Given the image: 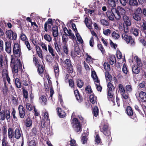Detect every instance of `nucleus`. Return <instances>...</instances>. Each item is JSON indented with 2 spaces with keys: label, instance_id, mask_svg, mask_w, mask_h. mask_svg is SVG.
<instances>
[{
  "label": "nucleus",
  "instance_id": "3c124183",
  "mask_svg": "<svg viewBox=\"0 0 146 146\" xmlns=\"http://www.w3.org/2000/svg\"><path fill=\"white\" fill-rule=\"evenodd\" d=\"M38 73L39 74H42L43 72V68L42 65H39L37 66Z\"/></svg>",
  "mask_w": 146,
  "mask_h": 146
},
{
  "label": "nucleus",
  "instance_id": "a19ab883",
  "mask_svg": "<svg viewBox=\"0 0 146 146\" xmlns=\"http://www.w3.org/2000/svg\"><path fill=\"white\" fill-rule=\"evenodd\" d=\"M76 33V35L78 41L81 44L83 43V41L81 36L77 32Z\"/></svg>",
  "mask_w": 146,
  "mask_h": 146
},
{
  "label": "nucleus",
  "instance_id": "a18cd8bd",
  "mask_svg": "<svg viewBox=\"0 0 146 146\" xmlns=\"http://www.w3.org/2000/svg\"><path fill=\"white\" fill-rule=\"evenodd\" d=\"M129 4L130 5L132 6H137L138 5L137 0H129Z\"/></svg>",
  "mask_w": 146,
  "mask_h": 146
},
{
  "label": "nucleus",
  "instance_id": "bf43d9fd",
  "mask_svg": "<svg viewBox=\"0 0 146 146\" xmlns=\"http://www.w3.org/2000/svg\"><path fill=\"white\" fill-rule=\"evenodd\" d=\"M46 122V120H44L43 119H42V120L41 122L40 123V125L41 127L42 128L45 127L47 125H48L50 123H48Z\"/></svg>",
  "mask_w": 146,
  "mask_h": 146
},
{
  "label": "nucleus",
  "instance_id": "b1692460",
  "mask_svg": "<svg viewBox=\"0 0 146 146\" xmlns=\"http://www.w3.org/2000/svg\"><path fill=\"white\" fill-rule=\"evenodd\" d=\"M139 31V30L138 29L132 27H131L130 30V33L135 36H137L138 35Z\"/></svg>",
  "mask_w": 146,
  "mask_h": 146
},
{
  "label": "nucleus",
  "instance_id": "a211bd4d",
  "mask_svg": "<svg viewBox=\"0 0 146 146\" xmlns=\"http://www.w3.org/2000/svg\"><path fill=\"white\" fill-rule=\"evenodd\" d=\"M118 0H108L107 4L108 7L111 9L112 8H113V7L115 6V3Z\"/></svg>",
  "mask_w": 146,
  "mask_h": 146
},
{
  "label": "nucleus",
  "instance_id": "f03ea898",
  "mask_svg": "<svg viewBox=\"0 0 146 146\" xmlns=\"http://www.w3.org/2000/svg\"><path fill=\"white\" fill-rule=\"evenodd\" d=\"M112 11L115 12V18L117 20H120L121 17L125 15L126 11L125 9L120 6H118L116 8L112 9Z\"/></svg>",
  "mask_w": 146,
  "mask_h": 146
},
{
  "label": "nucleus",
  "instance_id": "5fc2aeb1",
  "mask_svg": "<svg viewBox=\"0 0 146 146\" xmlns=\"http://www.w3.org/2000/svg\"><path fill=\"white\" fill-rule=\"evenodd\" d=\"M95 141L96 144H98L99 143H101V139L100 137L97 134L95 138ZM101 144V143H100Z\"/></svg>",
  "mask_w": 146,
  "mask_h": 146
},
{
  "label": "nucleus",
  "instance_id": "2eb2a0df",
  "mask_svg": "<svg viewBox=\"0 0 146 146\" xmlns=\"http://www.w3.org/2000/svg\"><path fill=\"white\" fill-rule=\"evenodd\" d=\"M5 50L8 54H10L11 53L12 47L11 42L9 41L5 42Z\"/></svg>",
  "mask_w": 146,
  "mask_h": 146
},
{
  "label": "nucleus",
  "instance_id": "4d7b16f0",
  "mask_svg": "<svg viewBox=\"0 0 146 146\" xmlns=\"http://www.w3.org/2000/svg\"><path fill=\"white\" fill-rule=\"evenodd\" d=\"M111 33V31L109 29H107L104 30L103 33L106 36H108L110 35Z\"/></svg>",
  "mask_w": 146,
  "mask_h": 146
},
{
  "label": "nucleus",
  "instance_id": "4468645a",
  "mask_svg": "<svg viewBox=\"0 0 146 146\" xmlns=\"http://www.w3.org/2000/svg\"><path fill=\"white\" fill-rule=\"evenodd\" d=\"M126 111L127 115L129 116L130 117L136 121L137 118L135 115H133V111L131 108L130 106L127 107Z\"/></svg>",
  "mask_w": 146,
  "mask_h": 146
},
{
  "label": "nucleus",
  "instance_id": "9d476101",
  "mask_svg": "<svg viewBox=\"0 0 146 146\" xmlns=\"http://www.w3.org/2000/svg\"><path fill=\"white\" fill-rule=\"evenodd\" d=\"M142 14V10L141 8L139 7L137 9L136 12L133 14V17L135 21H140L141 20Z\"/></svg>",
  "mask_w": 146,
  "mask_h": 146
},
{
  "label": "nucleus",
  "instance_id": "58836bf2",
  "mask_svg": "<svg viewBox=\"0 0 146 146\" xmlns=\"http://www.w3.org/2000/svg\"><path fill=\"white\" fill-rule=\"evenodd\" d=\"M101 24L104 26L107 27L109 26V22L105 19H102L100 20Z\"/></svg>",
  "mask_w": 146,
  "mask_h": 146
},
{
  "label": "nucleus",
  "instance_id": "338daca9",
  "mask_svg": "<svg viewBox=\"0 0 146 146\" xmlns=\"http://www.w3.org/2000/svg\"><path fill=\"white\" fill-rule=\"evenodd\" d=\"M83 82L81 80H78L77 81V85L79 88H81L83 86Z\"/></svg>",
  "mask_w": 146,
  "mask_h": 146
},
{
  "label": "nucleus",
  "instance_id": "f704fd0d",
  "mask_svg": "<svg viewBox=\"0 0 146 146\" xmlns=\"http://www.w3.org/2000/svg\"><path fill=\"white\" fill-rule=\"evenodd\" d=\"M118 88L121 95L125 94V90L124 89L123 86L121 84H119V85Z\"/></svg>",
  "mask_w": 146,
  "mask_h": 146
},
{
  "label": "nucleus",
  "instance_id": "0eeeda50",
  "mask_svg": "<svg viewBox=\"0 0 146 146\" xmlns=\"http://www.w3.org/2000/svg\"><path fill=\"white\" fill-rule=\"evenodd\" d=\"M122 33V37L123 39L124 40L127 44H129L131 46H134L135 44V42L134 39L130 36L128 35V32H125Z\"/></svg>",
  "mask_w": 146,
  "mask_h": 146
},
{
  "label": "nucleus",
  "instance_id": "0e129e2a",
  "mask_svg": "<svg viewBox=\"0 0 146 146\" xmlns=\"http://www.w3.org/2000/svg\"><path fill=\"white\" fill-rule=\"evenodd\" d=\"M16 111L15 109L13 108V111L11 113L12 116L15 121L17 120V118L15 116Z\"/></svg>",
  "mask_w": 146,
  "mask_h": 146
},
{
  "label": "nucleus",
  "instance_id": "9b49d317",
  "mask_svg": "<svg viewBox=\"0 0 146 146\" xmlns=\"http://www.w3.org/2000/svg\"><path fill=\"white\" fill-rule=\"evenodd\" d=\"M13 55L17 57H19L21 54L20 45L18 43H15L13 48Z\"/></svg>",
  "mask_w": 146,
  "mask_h": 146
},
{
  "label": "nucleus",
  "instance_id": "4c0bfd02",
  "mask_svg": "<svg viewBox=\"0 0 146 146\" xmlns=\"http://www.w3.org/2000/svg\"><path fill=\"white\" fill-rule=\"evenodd\" d=\"M44 39L46 41L48 42H50L52 40V37L50 35L47 34H46L44 36Z\"/></svg>",
  "mask_w": 146,
  "mask_h": 146
},
{
  "label": "nucleus",
  "instance_id": "aec40b11",
  "mask_svg": "<svg viewBox=\"0 0 146 146\" xmlns=\"http://www.w3.org/2000/svg\"><path fill=\"white\" fill-rule=\"evenodd\" d=\"M4 32L2 29L0 28V36H3ZM4 50V43L2 40L0 39V52L3 51Z\"/></svg>",
  "mask_w": 146,
  "mask_h": 146
},
{
  "label": "nucleus",
  "instance_id": "2f4dec72",
  "mask_svg": "<svg viewBox=\"0 0 146 146\" xmlns=\"http://www.w3.org/2000/svg\"><path fill=\"white\" fill-rule=\"evenodd\" d=\"M111 35L113 39L115 40L118 39L120 37L119 34L114 31L112 32Z\"/></svg>",
  "mask_w": 146,
  "mask_h": 146
},
{
  "label": "nucleus",
  "instance_id": "37998d69",
  "mask_svg": "<svg viewBox=\"0 0 146 146\" xmlns=\"http://www.w3.org/2000/svg\"><path fill=\"white\" fill-rule=\"evenodd\" d=\"M42 119L46 120L47 123H50V120L49 119L48 113L47 112H45L44 115V119Z\"/></svg>",
  "mask_w": 146,
  "mask_h": 146
},
{
  "label": "nucleus",
  "instance_id": "f3484780",
  "mask_svg": "<svg viewBox=\"0 0 146 146\" xmlns=\"http://www.w3.org/2000/svg\"><path fill=\"white\" fill-rule=\"evenodd\" d=\"M18 110L20 117L23 118L24 117L25 115V110L23 106L20 105L18 107Z\"/></svg>",
  "mask_w": 146,
  "mask_h": 146
},
{
  "label": "nucleus",
  "instance_id": "bb28decb",
  "mask_svg": "<svg viewBox=\"0 0 146 146\" xmlns=\"http://www.w3.org/2000/svg\"><path fill=\"white\" fill-rule=\"evenodd\" d=\"M139 97L143 102H146V94L143 91H141L139 94Z\"/></svg>",
  "mask_w": 146,
  "mask_h": 146
},
{
  "label": "nucleus",
  "instance_id": "f257e3e1",
  "mask_svg": "<svg viewBox=\"0 0 146 146\" xmlns=\"http://www.w3.org/2000/svg\"><path fill=\"white\" fill-rule=\"evenodd\" d=\"M13 57V55H12L11 57V66L14 77L17 75L18 70L22 69V65L19 60L17 59L15 61Z\"/></svg>",
  "mask_w": 146,
  "mask_h": 146
},
{
  "label": "nucleus",
  "instance_id": "6ab92c4d",
  "mask_svg": "<svg viewBox=\"0 0 146 146\" xmlns=\"http://www.w3.org/2000/svg\"><path fill=\"white\" fill-rule=\"evenodd\" d=\"M52 32L54 37H57L58 34V29L57 26L54 25L52 27Z\"/></svg>",
  "mask_w": 146,
  "mask_h": 146
},
{
  "label": "nucleus",
  "instance_id": "e433bc0d",
  "mask_svg": "<svg viewBox=\"0 0 146 146\" xmlns=\"http://www.w3.org/2000/svg\"><path fill=\"white\" fill-rule=\"evenodd\" d=\"M54 69L55 75L56 77L58 76L59 72V67L58 65L54 66Z\"/></svg>",
  "mask_w": 146,
  "mask_h": 146
},
{
  "label": "nucleus",
  "instance_id": "423d86ee",
  "mask_svg": "<svg viewBox=\"0 0 146 146\" xmlns=\"http://www.w3.org/2000/svg\"><path fill=\"white\" fill-rule=\"evenodd\" d=\"M122 33V37L123 39L124 40L127 44H129L131 46H134L135 44V42L134 39L130 36L128 35V32H125Z\"/></svg>",
  "mask_w": 146,
  "mask_h": 146
},
{
  "label": "nucleus",
  "instance_id": "ea45409f",
  "mask_svg": "<svg viewBox=\"0 0 146 146\" xmlns=\"http://www.w3.org/2000/svg\"><path fill=\"white\" fill-rule=\"evenodd\" d=\"M26 107L27 109L29 111H31L34 109V108H35V107L29 103H27L26 104Z\"/></svg>",
  "mask_w": 146,
  "mask_h": 146
},
{
  "label": "nucleus",
  "instance_id": "7ed1b4c3",
  "mask_svg": "<svg viewBox=\"0 0 146 146\" xmlns=\"http://www.w3.org/2000/svg\"><path fill=\"white\" fill-rule=\"evenodd\" d=\"M100 130L104 135L107 136L108 138H110V132L108 129V124L106 122L102 121L101 122Z\"/></svg>",
  "mask_w": 146,
  "mask_h": 146
},
{
  "label": "nucleus",
  "instance_id": "7c9ffc66",
  "mask_svg": "<svg viewBox=\"0 0 146 146\" xmlns=\"http://www.w3.org/2000/svg\"><path fill=\"white\" fill-rule=\"evenodd\" d=\"M91 76L95 82L98 83H99V80L98 79L97 76L95 72H92Z\"/></svg>",
  "mask_w": 146,
  "mask_h": 146
},
{
  "label": "nucleus",
  "instance_id": "69168bd1",
  "mask_svg": "<svg viewBox=\"0 0 146 146\" xmlns=\"http://www.w3.org/2000/svg\"><path fill=\"white\" fill-rule=\"evenodd\" d=\"M8 142L6 139L4 137H3L2 140V146H7Z\"/></svg>",
  "mask_w": 146,
  "mask_h": 146
},
{
  "label": "nucleus",
  "instance_id": "6e6d98bb",
  "mask_svg": "<svg viewBox=\"0 0 146 146\" xmlns=\"http://www.w3.org/2000/svg\"><path fill=\"white\" fill-rule=\"evenodd\" d=\"M123 99H125L126 101L128 102L130 101V98L128 94H124L121 95Z\"/></svg>",
  "mask_w": 146,
  "mask_h": 146
},
{
  "label": "nucleus",
  "instance_id": "052dcab7",
  "mask_svg": "<svg viewBox=\"0 0 146 146\" xmlns=\"http://www.w3.org/2000/svg\"><path fill=\"white\" fill-rule=\"evenodd\" d=\"M2 76L3 78L4 79H5L6 77L8 76V72L6 70H3L2 72Z\"/></svg>",
  "mask_w": 146,
  "mask_h": 146
},
{
  "label": "nucleus",
  "instance_id": "49530a36",
  "mask_svg": "<svg viewBox=\"0 0 146 146\" xmlns=\"http://www.w3.org/2000/svg\"><path fill=\"white\" fill-rule=\"evenodd\" d=\"M125 88L126 91L127 93H131L133 90V89L131 85H126L125 87Z\"/></svg>",
  "mask_w": 146,
  "mask_h": 146
},
{
  "label": "nucleus",
  "instance_id": "864d4df0",
  "mask_svg": "<svg viewBox=\"0 0 146 146\" xmlns=\"http://www.w3.org/2000/svg\"><path fill=\"white\" fill-rule=\"evenodd\" d=\"M54 47L57 52L59 54L61 53L60 50V46L58 45L57 42H55L54 43Z\"/></svg>",
  "mask_w": 146,
  "mask_h": 146
},
{
  "label": "nucleus",
  "instance_id": "6e6552de",
  "mask_svg": "<svg viewBox=\"0 0 146 146\" xmlns=\"http://www.w3.org/2000/svg\"><path fill=\"white\" fill-rule=\"evenodd\" d=\"M71 123L73 127L76 132L80 133L82 129L80 123L77 118H73Z\"/></svg>",
  "mask_w": 146,
  "mask_h": 146
},
{
  "label": "nucleus",
  "instance_id": "f8f14e48",
  "mask_svg": "<svg viewBox=\"0 0 146 146\" xmlns=\"http://www.w3.org/2000/svg\"><path fill=\"white\" fill-rule=\"evenodd\" d=\"M65 65L66 66L67 68V69L69 73H72L73 72V67L71 64L70 60L68 58L66 59L64 62Z\"/></svg>",
  "mask_w": 146,
  "mask_h": 146
},
{
  "label": "nucleus",
  "instance_id": "8fccbe9b",
  "mask_svg": "<svg viewBox=\"0 0 146 146\" xmlns=\"http://www.w3.org/2000/svg\"><path fill=\"white\" fill-rule=\"evenodd\" d=\"M122 72L125 74H127L128 72L127 67L126 64H124L122 68Z\"/></svg>",
  "mask_w": 146,
  "mask_h": 146
},
{
  "label": "nucleus",
  "instance_id": "20e7f679",
  "mask_svg": "<svg viewBox=\"0 0 146 146\" xmlns=\"http://www.w3.org/2000/svg\"><path fill=\"white\" fill-rule=\"evenodd\" d=\"M107 86V94L108 96V99L109 100L111 101L113 103H114L113 105H114L113 91L114 89L115 88L112 84L110 82H108Z\"/></svg>",
  "mask_w": 146,
  "mask_h": 146
},
{
  "label": "nucleus",
  "instance_id": "cd10ccee",
  "mask_svg": "<svg viewBox=\"0 0 146 146\" xmlns=\"http://www.w3.org/2000/svg\"><path fill=\"white\" fill-rule=\"evenodd\" d=\"M21 132L19 129L17 128L15 131V137L17 139H19L21 137Z\"/></svg>",
  "mask_w": 146,
  "mask_h": 146
},
{
  "label": "nucleus",
  "instance_id": "c756f323",
  "mask_svg": "<svg viewBox=\"0 0 146 146\" xmlns=\"http://www.w3.org/2000/svg\"><path fill=\"white\" fill-rule=\"evenodd\" d=\"M40 101L42 105H45L47 102V99L45 96L42 95L39 98Z\"/></svg>",
  "mask_w": 146,
  "mask_h": 146
},
{
  "label": "nucleus",
  "instance_id": "a878e982",
  "mask_svg": "<svg viewBox=\"0 0 146 146\" xmlns=\"http://www.w3.org/2000/svg\"><path fill=\"white\" fill-rule=\"evenodd\" d=\"M132 70L133 73L135 74H138L140 71L139 67L136 65L132 67Z\"/></svg>",
  "mask_w": 146,
  "mask_h": 146
},
{
  "label": "nucleus",
  "instance_id": "13d9d810",
  "mask_svg": "<svg viewBox=\"0 0 146 146\" xmlns=\"http://www.w3.org/2000/svg\"><path fill=\"white\" fill-rule=\"evenodd\" d=\"M88 134V133H86V135L83 136L81 140L83 144H85L86 143L87 141V138L86 135H87Z\"/></svg>",
  "mask_w": 146,
  "mask_h": 146
},
{
  "label": "nucleus",
  "instance_id": "473e14b6",
  "mask_svg": "<svg viewBox=\"0 0 146 146\" xmlns=\"http://www.w3.org/2000/svg\"><path fill=\"white\" fill-rule=\"evenodd\" d=\"M84 22L87 27L90 29L91 27V23L90 20L86 17L85 19Z\"/></svg>",
  "mask_w": 146,
  "mask_h": 146
},
{
  "label": "nucleus",
  "instance_id": "412c9836",
  "mask_svg": "<svg viewBox=\"0 0 146 146\" xmlns=\"http://www.w3.org/2000/svg\"><path fill=\"white\" fill-rule=\"evenodd\" d=\"M3 112L5 119L6 118L8 122H9L11 120L10 111L8 110H6L3 111Z\"/></svg>",
  "mask_w": 146,
  "mask_h": 146
},
{
  "label": "nucleus",
  "instance_id": "393cba45",
  "mask_svg": "<svg viewBox=\"0 0 146 146\" xmlns=\"http://www.w3.org/2000/svg\"><path fill=\"white\" fill-rule=\"evenodd\" d=\"M62 46L64 52L66 54H68L69 50L66 42H64L62 44Z\"/></svg>",
  "mask_w": 146,
  "mask_h": 146
},
{
  "label": "nucleus",
  "instance_id": "1a4fd4ad",
  "mask_svg": "<svg viewBox=\"0 0 146 146\" xmlns=\"http://www.w3.org/2000/svg\"><path fill=\"white\" fill-rule=\"evenodd\" d=\"M122 17L124 21V31L125 32H128L129 29V27L131 25V21L130 20L129 17L126 15L123 16Z\"/></svg>",
  "mask_w": 146,
  "mask_h": 146
},
{
  "label": "nucleus",
  "instance_id": "c85d7f7f",
  "mask_svg": "<svg viewBox=\"0 0 146 146\" xmlns=\"http://www.w3.org/2000/svg\"><path fill=\"white\" fill-rule=\"evenodd\" d=\"M133 60L136 62L137 64V66L139 67H141L142 66L143 64L141 62V60L138 58L137 56H136L134 57Z\"/></svg>",
  "mask_w": 146,
  "mask_h": 146
},
{
  "label": "nucleus",
  "instance_id": "79ce46f5",
  "mask_svg": "<svg viewBox=\"0 0 146 146\" xmlns=\"http://www.w3.org/2000/svg\"><path fill=\"white\" fill-rule=\"evenodd\" d=\"M25 123L27 127H30L32 125V121L29 118H28L26 120Z\"/></svg>",
  "mask_w": 146,
  "mask_h": 146
},
{
  "label": "nucleus",
  "instance_id": "de8ad7c7",
  "mask_svg": "<svg viewBox=\"0 0 146 146\" xmlns=\"http://www.w3.org/2000/svg\"><path fill=\"white\" fill-rule=\"evenodd\" d=\"M93 112L95 116L96 117L98 116V110L97 106H95L94 108Z\"/></svg>",
  "mask_w": 146,
  "mask_h": 146
},
{
  "label": "nucleus",
  "instance_id": "e2e57ef3",
  "mask_svg": "<svg viewBox=\"0 0 146 146\" xmlns=\"http://www.w3.org/2000/svg\"><path fill=\"white\" fill-rule=\"evenodd\" d=\"M23 96L26 99H27L28 98V92L25 88L23 89Z\"/></svg>",
  "mask_w": 146,
  "mask_h": 146
},
{
  "label": "nucleus",
  "instance_id": "680f3d73",
  "mask_svg": "<svg viewBox=\"0 0 146 146\" xmlns=\"http://www.w3.org/2000/svg\"><path fill=\"white\" fill-rule=\"evenodd\" d=\"M104 66V68L106 70L108 71L110 70V65L107 62H105Z\"/></svg>",
  "mask_w": 146,
  "mask_h": 146
},
{
  "label": "nucleus",
  "instance_id": "5701e85b",
  "mask_svg": "<svg viewBox=\"0 0 146 146\" xmlns=\"http://www.w3.org/2000/svg\"><path fill=\"white\" fill-rule=\"evenodd\" d=\"M74 94L77 100L79 102H81L82 100V98L81 96L77 90H76L74 91Z\"/></svg>",
  "mask_w": 146,
  "mask_h": 146
},
{
  "label": "nucleus",
  "instance_id": "39448f33",
  "mask_svg": "<svg viewBox=\"0 0 146 146\" xmlns=\"http://www.w3.org/2000/svg\"><path fill=\"white\" fill-rule=\"evenodd\" d=\"M122 33V37L123 39L124 40L127 44H129L131 46H134L135 44V42L134 39L130 36L128 35V32H125Z\"/></svg>",
  "mask_w": 146,
  "mask_h": 146
},
{
  "label": "nucleus",
  "instance_id": "dca6fc26",
  "mask_svg": "<svg viewBox=\"0 0 146 146\" xmlns=\"http://www.w3.org/2000/svg\"><path fill=\"white\" fill-rule=\"evenodd\" d=\"M112 8L111 11H108L106 13V15L107 17L109 20L111 21H113L114 20V17H115V12H113L112 9Z\"/></svg>",
  "mask_w": 146,
  "mask_h": 146
},
{
  "label": "nucleus",
  "instance_id": "09e8293b",
  "mask_svg": "<svg viewBox=\"0 0 146 146\" xmlns=\"http://www.w3.org/2000/svg\"><path fill=\"white\" fill-rule=\"evenodd\" d=\"M109 59V62L111 65H113L115 62V58L114 56H112Z\"/></svg>",
  "mask_w": 146,
  "mask_h": 146
},
{
  "label": "nucleus",
  "instance_id": "c9c22d12",
  "mask_svg": "<svg viewBox=\"0 0 146 146\" xmlns=\"http://www.w3.org/2000/svg\"><path fill=\"white\" fill-rule=\"evenodd\" d=\"M15 84L16 87L18 88H20L21 87L20 80L18 78H16L15 79Z\"/></svg>",
  "mask_w": 146,
  "mask_h": 146
},
{
  "label": "nucleus",
  "instance_id": "72a5a7b5",
  "mask_svg": "<svg viewBox=\"0 0 146 146\" xmlns=\"http://www.w3.org/2000/svg\"><path fill=\"white\" fill-rule=\"evenodd\" d=\"M48 50L49 52L51 54L52 56H55L54 50L52 47L51 44L48 45Z\"/></svg>",
  "mask_w": 146,
  "mask_h": 146
},
{
  "label": "nucleus",
  "instance_id": "774afa93",
  "mask_svg": "<svg viewBox=\"0 0 146 146\" xmlns=\"http://www.w3.org/2000/svg\"><path fill=\"white\" fill-rule=\"evenodd\" d=\"M40 45L42 47V50L46 52L48 51L46 45L44 43L42 42Z\"/></svg>",
  "mask_w": 146,
  "mask_h": 146
},
{
  "label": "nucleus",
  "instance_id": "ddd939ff",
  "mask_svg": "<svg viewBox=\"0 0 146 146\" xmlns=\"http://www.w3.org/2000/svg\"><path fill=\"white\" fill-rule=\"evenodd\" d=\"M6 34L7 37L9 39L13 40H16L17 37V34L11 30H9L6 31Z\"/></svg>",
  "mask_w": 146,
  "mask_h": 146
},
{
  "label": "nucleus",
  "instance_id": "c03bdc74",
  "mask_svg": "<svg viewBox=\"0 0 146 146\" xmlns=\"http://www.w3.org/2000/svg\"><path fill=\"white\" fill-rule=\"evenodd\" d=\"M90 102L92 104H94L96 100V97L94 95H91L90 96Z\"/></svg>",
  "mask_w": 146,
  "mask_h": 146
},
{
  "label": "nucleus",
  "instance_id": "4be33fe9",
  "mask_svg": "<svg viewBox=\"0 0 146 146\" xmlns=\"http://www.w3.org/2000/svg\"><path fill=\"white\" fill-rule=\"evenodd\" d=\"M57 111L58 115L60 118H63L65 117V113L60 108H57Z\"/></svg>",
  "mask_w": 146,
  "mask_h": 146
},
{
  "label": "nucleus",
  "instance_id": "603ef678",
  "mask_svg": "<svg viewBox=\"0 0 146 146\" xmlns=\"http://www.w3.org/2000/svg\"><path fill=\"white\" fill-rule=\"evenodd\" d=\"M8 136L9 139H11L13 137V130L12 128H9L8 130Z\"/></svg>",
  "mask_w": 146,
  "mask_h": 146
}]
</instances>
